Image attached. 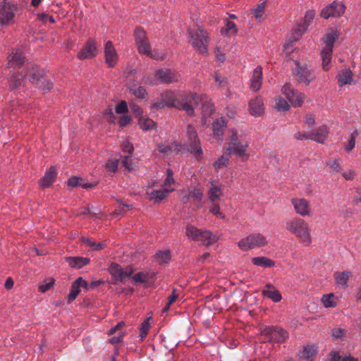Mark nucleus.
Instances as JSON below:
<instances>
[{
    "mask_svg": "<svg viewBox=\"0 0 361 361\" xmlns=\"http://www.w3.org/2000/svg\"><path fill=\"white\" fill-rule=\"evenodd\" d=\"M161 99L166 103L167 107H173L184 111L190 116L194 115V109L202 102V97L197 93L178 92L175 93L166 90L160 95Z\"/></svg>",
    "mask_w": 361,
    "mask_h": 361,
    "instance_id": "nucleus-1",
    "label": "nucleus"
},
{
    "mask_svg": "<svg viewBox=\"0 0 361 361\" xmlns=\"http://www.w3.org/2000/svg\"><path fill=\"white\" fill-rule=\"evenodd\" d=\"M190 42L195 49L200 54H207L209 37L207 30L197 27L189 30Z\"/></svg>",
    "mask_w": 361,
    "mask_h": 361,
    "instance_id": "nucleus-2",
    "label": "nucleus"
},
{
    "mask_svg": "<svg viewBox=\"0 0 361 361\" xmlns=\"http://www.w3.org/2000/svg\"><path fill=\"white\" fill-rule=\"evenodd\" d=\"M286 229L298 237L305 245L312 242L310 228L302 219H295L286 223Z\"/></svg>",
    "mask_w": 361,
    "mask_h": 361,
    "instance_id": "nucleus-3",
    "label": "nucleus"
},
{
    "mask_svg": "<svg viewBox=\"0 0 361 361\" xmlns=\"http://www.w3.org/2000/svg\"><path fill=\"white\" fill-rule=\"evenodd\" d=\"M29 80L37 87L41 89L44 92L50 90L53 87V83L50 80L44 77V72L37 66H30L29 71Z\"/></svg>",
    "mask_w": 361,
    "mask_h": 361,
    "instance_id": "nucleus-4",
    "label": "nucleus"
},
{
    "mask_svg": "<svg viewBox=\"0 0 361 361\" xmlns=\"http://www.w3.org/2000/svg\"><path fill=\"white\" fill-rule=\"evenodd\" d=\"M154 79L151 78L149 76H144L142 82L145 84L149 85H155L157 84L156 80L159 83L169 84L177 82L179 75L174 71L168 69H158L155 72Z\"/></svg>",
    "mask_w": 361,
    "mask_h": 361,
    "instance_id": "nucleus-5",
    "label": "nucleus"
},
{
    "mask_svg": "<svg viewBox=\"0 0 361 361\" xmlns=\"http://www.w3.org/2000/svg\"><path fill=\"white\" fill-rule=\"evenodd\" d=\"M265 236L259 233H252L238 241V245L242 251H247L267 244Z\"/></svg>",
    "mask_w": 361,
    "mask_h": 361,
    "instance_id": "nucleus-6",
    "label": "nucleus"
},
{
    "mask_svg": "<svg viewBox=\"0 0 361 361\" xmlns=\"http://www.w3.org/2000/svg\"><path fill=\"white\" fill-rule=\"evenodd\" d=\"M18 10L17 4L12 0H4L0 3V25H8L13 22Z\"/></svg>",
    "mask_w": 361,
    "mask_h": 361,
    "instance_id": "nucleus-7",
    "label": "nucleus"
},
{
    "mask_svg": "<svg viewBox=\"0 0 361 361\" xmlns=\"http://www.w3.org/2000/svg\"><path fill=\"white\" fill-rule=\"evenodd\" d=\"M261 334L269 342L283 343L288 338V333L281 327L276 326L262 327Z\"/></svg>",
    "mask_w": 361,
    "mask_h": 361,
    "instance_id": "nucleus-8",
    "label": "nucleus"
},
{
    "mask_svg": "<svg viewBox=\"0 0 361 361\" xmlns=\"http://www.w3.org/2000/svg\"><path fill=\"white\" fill-rule=\"evenodd\" d=\"M295 68L293 69V75L299 83H304L308 86L316 76L306 64H300L299 61H295Z\"/></svg>",
    "mask_w": 361,
    "mask_h": 361,
    "instance_id": "nucleus-9",
    "label": "nucleus"
},
{
    "mask_svg": "<svg viewBox=\"0 0 361 361\" xmlns=\"http://www.w3.org/2000/svg\"><path fill=\"white\" fill-rule=\"evenodd\" d=\"M186 134L188 137L189 150L197 158H200L203 152L195 127L191 125H188L187 127Z\"/></svg>",
    "mask_w": 361,
    "mask_h": 361,
    "instance_id": "nucleus-10",
    "label": "nucleus"
},
{
    "mask_svg": "<svg viewBox=\"0 0 361 361\" xmlns=\"http://www.w3.org/2000/svg\"><path fill=\"white\" fill-rule=\"evenodd\" d=\"M281 91L289 102L295 107L301 106L306 98L304 93L293 90L289 84L283 85Z\"/></svg>",
    "mask_w": 361,
    "mask_h": 361,
    "instance_id": "nucleus-11",
    "label": "nucleus"
},
{
    "mask_svg": "<svg viewBox=\"0 0 361 361\" xmlns=\"http://www.w3.org/2000/svg\"><path fill=\"white\" fill-rule=\"evenodd\" d=\"M30 70V66H26L25 68L20 67L18 70V74L13 75L8 81V86L11 90H18L20 87H23L25 85V81L27 78H29V71Z\"/></svg>",
    "mask_w": 361,
    "mask_h": 361,
    "instance_id": "nucleus-12",
    "label": "nucleus"
},
{
    "mask_svg": "<svg viewBox=\"0 0 361 361\" xmlns=\"http://www.w3.org/2000/svg\"><path fill=\"white\" fill-rule=\"evenodd\" d=\"M247 144H242L238 140V137L235 134H233L230 142L228 144V147L226 149V153L228 154H235L239 157H246L245 152L247 148Z\"/></svg>",
    "mask_w": 361,
    "mask_h": 361,
    "instance_id": "nucleus-13",
    "label": "nucleus"
},
{
    "mask_svg": "<svg viewBox=\"0 0 361 361\" xmlns=\"http://www.w3.org/2000/svg\"><path fill=\"white\" fill-rule=\"evenodd\" d=\"M345 9V7L343 4L334 1L322 11L321 16L325 19L338 17L344 13Z\"/></svg>",
    "mask_w": 361,
    "mask_h": 361,
    "instance_id": "nucleus-14",
    "label": "nucleus"
},
{
    "mask_svg": "<svg viewBox=\"0 0 361 361\" xmlns=\"http://www.w3.org/2000/svg\"><path fill=\"white\" fill-rule=\"evenodd\" d=\"M97 54L96 42L93 39H88L83 48L78 52V58L80 60L90 59Z\"/></svg>",
    "mask_w": 361,
    "mask_h": 361,
    "instance_id": "nucleus-15",
    "label": "nucleus"
},
{
    "mask_svg": "<svg viewBox=\"0 0 361 361\" xmlns=\"http://www.w3.org/2000/svg\"><path fill=\"white\" fill-rule=\"evenodd\" d=\"M292 203L295 212L301 216H307L311 214V207L309 201L303 198L292 199Z\"/></svg>",
    "mask_w": 361,
    "mask_h": 361,
    "instance_id": "nucleus-16",
    "label": "nucleus"
},
{
    "mask_svg": "<svg viewBox=\"0 0 361 361\" xmlns=\"http://www.w3.org/2000/svg\"><path fill=\"white\" fill-rule=\"evenodd\" d=\"M56 174L57 172L56 169L54 166L50 167L39 181L41 188H46L51 186L56 180Z\"/></svg>",
    "mask_w": 361,
    "mask_h": 361,
    "instance_id": "nucleus-17",
    "label": "nucleus"
},
{
    "mask_svg": "<svg viewBox=\"0 0 361 361\" xmlns=\"http://www.w3.org/2000/svg\"><path fill=\"white\" fill-rule=\"evenodd\" d=\"M114 282L116 281H123L128 278L133 272L132 267H127L124 269L118 264H114Z\"/></svg>",
    "mask_w": 361,
    "mask_h": 361,
    "instance_id": "nucleus-18",
    "label": "nucleus"
},
{
    "mask_svg": "<svg viewBox=\"0 0 361 361\" xmlns=\"http://www.w3.org/2000/svg\"><path fill=\"white\" fill-rule=\"evenodd\" d=\"M250 113L255 116H261L264 113V107L262 99L256 97L251 100L249 104Z\"/></svg>",
    "mask_w": 361,
    "mask_h": 361,
    "instance_id": "nucleus-19",
    "label": "nucleus"
},
{
    "mask_svg": "<svg viewBox=\"0 0 361 361\" xmlns=\"http://www.w3.org/2000/svg\"><path fill=\"white\" fill-rule=\"evenodd\" d=\"M250 80V87L253 91H257L261 88L262 80V68L260 66H258L256 68H255Z\"/></svg>",
    "mask_w": 361,
    "mask_h": 361,
    "instance_id": "nucleus-20",
    "label": "nucleus"
},
{
    "mask_svg": "<svg viewBox=\"0 0 361 361\" xmlns=\"http://www.w3.org/2000/svg\"><path fill=\"white\" fill-rule=\"evenodd\" d=\"M267 289L262 290V294L264 297H267L273 302H278L282 299V296L279 291L275 288L274 286L270 283L266 285Z\"/></svg>",
    "mask_w": 361,
    "mask_h": 361,
    "instance_id": "nucleus-21",
    "label": "nucleus"
},
{
    "mask_svg": "<svg viewBox=\"0 0 361 361\" xmlns=\"http://www.w3.org/2000/svg\"><path fill=\"white\" fill-rule=\"evenodd\" d=\"M328 131L326 126H322L310 133L311 140L319 143H324L327 137Z\"/></svg>",
    "mask_w": 361,
    "mask_h": 361,
    "instance_id": "nucleus-22",
    "label": "nucleus"
},
{
    "mask_svg": "<svg viewBox=\"0 0 361 361\" xmlns=\"http://www.w3.org/2000/svg\"><path fill=\"white\" fill-rule=\"evenodd\" d=\"M338 32L333 30L327 32L324 38L325 47L323 49L333 51L334 42L338 38Z\"/></svg>",
    "mask_w": 361,
    "mask_h": 361,
    "instance_id": "nucleus-23",
    "label": "nucleus"
},
{
    "mask_svg": "<svg viewBox=\"0 0 361 361\" xmlns=\"http://www.w3.org/2000/svg\"><path fill=\"white\" fill-rule=\"evenodd\" d=\"M66 259L71 267L76 269H80L90 262L89 258L82 257H68Z\"/></svg>",
    "mask_w": 361,
    "mask_h": 361,
    "instance_id": "nucleus-24",
    "label": "nucleus"
},
{
    "mask_svg": "<svg viewBox=\"0 0 361 361\" xmlns=\"http://www.w3.org/2000/svg\"><path fill=\"white\" fill-rule=\"evenodd\" d=\"M125 326V322L122 321L114 326V343L122 342L123 337L128 334V330L124 329Z\"/></svg>",
    "mask_w": 361,
    "mask_h": 361,
    "instance_id": "nucleus-25",
    "label": "nucleus"
},
{
    "mask_svg": "<svg viewBox=\"0 0 361 361\" xmlns=\"http://www.w3.org/2000/svg\"><path fill=\"white\" fill-rule=\"evenodd\" d=\"M216 240L217 237L209 231L202 230L197 241L202 242L204 245H209L216 242Z\"/></svg>",
    "mask_w": 361,
    "mask_h": 361,
    "instance_id": "nucleus-26",
    "label": "nucleus"
},
{
    "mask_svg": "<svg viewBox=\"0 0 361 361\" xmlns=\"http://www.w3.org/2000/svg\"><path fill=\"white\" fill-rule=\"evenodd\" d=\"M335 279L336 283L341 286L343 288H346L348 287V281L349 278L351 276L350 271H343V272H336L335 273Z\"/></svg>",
    "mask_w": 361,
    "mask_h": 361,
    "instance_id": "nucleus-27",
    "label": "nucleus"
},
{
    "mask_svg": "<svg viewBox=\"0 0 361 361\" xmlns=\"http://www.w3.org/2000/svg\"><path fill=\"white\" fill-rule=\"evenodd\" d=\"M252 262L253 264L256 266L264 268L272 267L275 265V262L273 260L266 257H253L252 259Z\"/></svg>",
    "mask_w": 361,
    "mask_h": 361,
    "instance_id": "nucleus-28",
    "label": "nucleus"
},
{
    "mask_svg": "<svg viewBox=\"0 0 361 361\" xmlns=\"http://www.w3.org/2000/svg\"><path fill=\"white\" fill-rule=\"evenodd\" d=\"M314 11H308L304 18V23L302 25H299L298 29L297 30V35H301L307 29V26L312 21L314 17Z\"/></svg>",
    "mask_w": 361,
    "mask_h": 361,
    "instance_id": "nucleus-29",
    "label": "nucleus"
},
{
    "mask_svg": "<svg viewBox=\"0 0 361 361\" xmlns=\"http://www.w3.org/2000/svg\"><path fill=\"white\" fill-rule=\"evenodd\" d=\"M173 189H161L158 190H153L149 194V198L154 200L156 202H161L166 197L167 194L171 192Z\"/></svg>",
    "mask_w": 361,
    "mask_h": 361,
    "instance_id": "nucleus-30",
    "label": "nucleus"
},
{
    "mask_svg": "<svg viewBox=\"0 0 361 361\" xmlns=\"http://www.w3.org/2000/svg\"><path fill=\"white\" fill-rule=\"evenodd\" d=\"M8 66L11 67L13 66H18L23 64L24 63L25 58L22 56L21 54L16 51L10 54L8 57Z\"/></svg>",
    "mask_w": 361,
    "mask_h": 361,
    "instance_id": "nucleus-31",
    "label": "nucleus"
},
{
    "mask_svg": "<svg viewBox=\"0 0 361 361\" xmlns=\"http://www.w3.org/2000/svg\"><path fill=\"white\" fill-rule=\"evenodd\" d=\"M201 231V229H199L192 225H188L186 226L185 234L188 238L197 241L200 236Z\"/></svg>",
    "mask_w": 361,
    "mask_h": 361,
    "instance_id": "nucleus-32",
    "label": "nucleus"
},
{
    "mask_svg": "<svg viewBox=\"0 0 361 361\" xmlns=\"http://www.w3.org/2000/svg\"><path fill=\"white\" fill-rule=\"evenodd\" d=\"M317 354V350L314 346H307L304 350L299 353V357L301 359L309 361L312 360Z\"/></svg>",
    "mask_w": 361,
    "mask_h": 361,
    "instance_id": "nucleus-33",
    "label": "nucleus"
},
{
    "mask_svg": "<svg viewBox=\"0 0 361 361\" xmlns=\"http://www.w3.org/2000/svg\"><path fill=\"white\" fill-rule=\"evenodd\" d=\"M226 127V122L224 118H219L216 119L213 123V133L216 136H220L223 134L224 129Z\"/></svg>",
    "mask_w": 361,
    "mask_h": 361,
    "instance_id": "nucleus-34",
    "label": "nucleus"
},
{
    "mask_svg": "<svg viewBox=\"0 0 361 361\" xmlns=\"http://www.w3.org/2000/svg\"><path fill=\"white\" fill-rule=\"evenodd\" d=\"M331 51L324 50L321 51V56L322 59V68L324 71H328L330 68V63L332 56Z\"/></svg>",
    "mask_w": 361,
    "mask_h": 361,
    "instance_id": "nucleus-35",
    "label": "nucleus"
},
{
    "mask_svg": "<svg viewBox=\"0 0 361 361\" xmlns=\"http://www.w3.org/2000/svg\"><path fill=\"white\" fill-rule=\"evenodd\" d=\"M338 85L343 86L344 85L350 84L352 81V72L345 70L338 75Z\"/></svg>",
    "mask_w": 361,
    "mask_h": 361,
    "instance_id": "nucleus-36",
    "label": "nucleus"
},
{
    "mask_svg": "<svg viewBox=\"0 0 361 361\" xmlns=\"http://www.w3.org/2000/svg\"><path fill=\"white\" fill-rule=\"evenodd\" d=\"M207 195L209 200L212 202H214L221 195V190L219 187L212 183Z\"/></svg>",
    "mask_w": 361,
    "mask_h": 361,
    "instance_id": "nucleus-37",
    "label": "nucleus"
},
{
    "mask_svg": "<svg viewBox=\"0 0 361 361\" xmlns=\"http://www.w3.org/2000/svg\"><path fill=\"white\" fill-rule=\"evenodd\" d=\"M106 62L109 67H113V44L108 41L105 47Z\"/></svg>",
    "mask_w": 361,
    "mask_h": 361,
    "instance_id": "nucleus-38",
    "label": "nucleus"
},
{
    "mask_svg": "<svg viewBox=\"0 0 361 361\" xmlns=\"http://www.w3.org/2000/svg\"><path fill=\"white\" fill-rule=\"evenodd\" d=\"M80 292V288L78 286V283L75 281L71 288L70 292L68 295V302H71L78 295Z\"/></svg>",
    "mask_w": 361,
    "mask_h": 361,
    "instance_id": "nucleus-39",
    "label": "nucleus"
},
{
    "mask_svg": "<svg viewBox=\"0 0 361 361\" xmlns=\"http://www.w3.org/2000/svg\"><path fill=\"white\" fill-rule=\"evenodd\" d=\"M138 51L140 54H144L147 56H151V47L149 43L148 39L142 41L141 43H137Z\"/></svg>",
    "mask_w": 361,
    "mask_h": 361,
    "instance_id": "nucleus-40",
    "label": "nucleus"
},
{
    "mask_svg": "<svg viewBox=\"0 0 361 361\" xmlns=\"http://www.w3.org/2000/svg\"><path fill=\"white\" fill-rule=\"evenodd\" d=\"M156 260L159 263H167L171 258V254L169 250L159 251L155 255Z\"/></svg>",
    "mask_w": 361,
    "mask_h": 361,
    "instance_id": "nucleus-41",
    "label": "nucleus"
},
{
    "mask_svg": "<svg viewBox=\"0 0 361 361\" xmlns=\"http://www.w3.org/2000/svg\"><path fill=\"white\" fill-rule=\"evenodd\" d=\"M139 125L143 130H149L154 128L155 123L149 118H140Z\"/></svg>",
    "mask_w": 361,
    "mask_h": 361,
    "instance_id": "nucleus-42",
    "label": "nucleus"
},
{
    "mask_svg": "<svg viewBox=\"0 0 361 361\" xmlns=\"http://www.w3.org/2000/svg\"><path fill=\"white\" fill-rule=\"evenodd\" d=\"M152 276L149 273L139 272L133 276V279L136 283H145Z\"/></svg>",
    "mask_w": 361,
    "mask_h": 361,
    "instance_id": "nucleus-43",
    "label": "nucleus"
},
{
    "mask_svg": "<svg viewBox=\"0 0 361 361\" xmlns=\"http://www.w3.org/2000/svg\"><path fill=\"white\" fill-rule=\"evenodd\" d=\"M130 92L138 99H144L147 95L146 90L142 87H129Z\"/></svg>",
    "mask_w": 361,
    "mask_h": 361,
    "instance_id": "nucleus-44",
    "label": "nucleus"
},
{
    "mask_svg": "<svg viewBox=\"0 0 361 361\" xmlns=\"http://www.w3.org/2000/svg\"><path fill=\"white\" fill-rule=\"evenodd\" d=\"M325 307H334L336 305V302L334 300V295L332 293L328 295H324L322 298Z\"/></svg>",
    "mask_w": 361,
    "mask_h": 361,
    "instance_id": "nucleus-45",
    "label": "nucleus"
},
{
    "mask_svg": "<svg viewBox=\"0 0 361 361\" xmlns=\"http://www.w3.org/2000/svg\"><path fill=\"white\" fill-rule=\"evenodd\" d=\"M275 108L279 111H288L290 108V106L285 99L282 97H278L276 99Z\"/></svg>",
    "mask_w": 361,
    "mask_h": 361,
    "instance_id": "nucleus-46",
    "label": "nucleus"
},
{
    "mask_svg": "<svg viewBox=\"0 0 361 361\" xmlns=\"http://www.w3.org/2000/svg\"><path fill=\"white\" fill-rule=\"evenodd\" d=\"M224 30L227 35H233L237 33L238 29L236 25L233 22L227 20Z\"/></svg>",
    "mask_w": 361,
    "mask_h": 361,
    "instance_id": "nucleus-47",
    "label": "nucleus"
},
{
    "mask_svg": "<svg viewBox=\"0 0 361 361\" xmlns=\"http://www.w3.org/2000/svg\"><path fill=\"white\" fill-rule=\"evenodd\" d=\"M132 122V117L129 115H121L117 118V123L120 128H123Z\"/></svg>",
    "mask_w": 361,
    "mask_h": 361,
    "instance_id": "nucleus-48",
    "label": "nucleus"
},
{
    "mask_svg": "<svg viewBox=\"0 0 361 361\" xmlns=\"http://www.w3.org/2000/svg\"><path fill=\"white\" fill-rule=\"evenodd\" d=\"M135 42L141 43L142 41L145 40L147 38L146 33L142 28L137 27L135 30Z\"/></svg>",
    "mask_w": 361,
    "mask_h": 361,
    "instance_id": "nucleus-49",
    "label": "nucleus"
},
{
    "mask_svg": "<svg viewBox=\"0 0 361 361\" xmlns=\"http://www.w3.org/2000/svg\"><path fill=\"white\" fill-rule=\"evenodd\" d=\"M54 283V279L49 278L45 280L42 284L39 286V290L42 293H45L53 286Z\"/></svg>",
    "mask_w": 361,
    "mask_h": 361,
    "instance_id": "nucleus-50",
    "label": "nucleus"
},
{
    "mask_svg": "<svg viewBox=\"0 0 361 361\" xmlns=\"http://www.w3.org/2000/svg\"><path fill=\"white\" fill-rule=\"evenodd\" d=\"M114 217L117 215H121L123 212L126 211L127 205L122 204L120 201H114Z\"/></svg>",
    "mask_w": 361,
    "mask_h": 361,
    "instance_id": "nucleus-51",
    "label": "nucleus"
},
{
    "mask_svg": "<svg viewBox=\"0 0 361 361\" xmlns=\"http://www.w3.org/2000/svg\"><path fill=\"white\" fill-rule=\"evenodd\" d=\"M214 79L219 88L226 87L228 85V80L226 77L219 75L217 73L214 74Z\"/></svg>",
    "mask_w": 361,
    "mask_h": 361,
    "instance_id": "nucleus-52",
    "label": "nucleus"
},
{
    "mask_svg": "<svg viewBox=\"0 0 361 361\" xmlns=\"http://www.w3.org/2000/svg\"><path fill=\"white\" fill-rule=\"evenodd\" d=\"M228 161L227 156L223 154L213 164V166L216 170H219L222 166H226Z\"/></svg>",
    "mask_w": 361,
    "mask_h": 361,
    "instance_id": "nucleus-53",
    "label": "nucleus"
},
{
    "mask_svg": "<svg viewBox=\"0 0 361 361\" xmlns=\"http://www.w3.org/2000/svg\"><path fill=\"white\" fill-rule=\"evenodd\" d=\"M264 8H265V2H262L257 5V6L252 9V12L254 13L255 17L257 19H260L264 13Z\"/></svg>",
    "mask_w": 361,
    "mask_h": 361,
    "instance_id": "nucleus-54",
    "label": "nucleus"
},
{
    "mask_svg": "<svg viewBox=\"0 0 361 361\" xmlns=\"http://www.w3.org/2000/svg\"><path fill=\"white\" fill-rule=\"evenodd\" d=\"M82 242L86 245L89 246L92 250H102L103 248V246H102V245L101 243H96L95 242L92 241V240H90L88 238H85L84 237V238H82Z\"/></svg>",
    "mask_w": 361,
    "mask_h": 361,
    "instance_id": "nucleus-55",
    "label": "nucleus"
},
{
    "mask_svg": "<svg viewBox=\"0 0 361 361\" xmlns=\"http://www.w3.org/2000/svg\"><path fill=\"white\" fill-rule=\"evenodd\" d=\"M177 298H178V294H176V289H173L172 293L169 297L168 302L166 303L165 307L163 308L162 312H166L169 310L171 305L176 301Z\"/></svg>",
    "mask_w": 361,
    "mask_h": 361,
    "instance_id": "nucleus-56",
    "label": "nucleus"
},
{
    "mask_svg": "<svg viewBox=\"0 0 361 361\" xmlns=\"http://www.w3.org/2000/svg\"><path fill=\"white\" fill-rule=\"evenodd\" d=\"M121 147L123 152L128 154H131L134 150L133 145L128 140H123Z\"/></svg>",
    "mask_w": 361,
    "mask_h": 361,
    "instance_id": "nucleus-57",
    "label": "nucleus"
},
{
    "mask_svg": "<svg viewBox=\"0 0 361 361\" xmlns=\"http://www.w3.org/2000/svg\"><path fill=\"white\" fill-rule=\"evenodd\" d=\"M149 326H150V325H149L148 320H145L141 324V326L140 328V337L142 338H144L147 335L149 329Z\"/></svg>",
    "mask_w": 361,
    "mask_h": 361,
    "instance_id": "nucleus-58",
    "label": "nucleus"
},
{
    "mask_svg": "<svg viewBox=\"0 0 361 361\" xmlns=\"http://www.w3.org/2000/svg\"><path fill=\"white\" fill-rule=\"evenodd\" d=\"M115 111L118 114L127 113L128 108L126 102L121 101L115 108Z\"/></svg>",
    "mask_w": 361,
    "mask_h": 361,
    "instance_id": "nucleus-59",
    "label": "nucleus"
},
{
    "mask_svg": "<svg viewBox=\"0 0 361 361\" xmlns=\"http://www.w3.org/2000/svg\"><path fill=\"white\" fill-rule=\"evenodd\" d=\"M297 33V32H295ZM299 35H298L297 34H295L293 36H292L290 39H288V40H286V42H285L284 45H283V47H284V50L286 51H288V49L290 48H291L293 44H295V42L296 41H298V37Z\"/></svg>",
    "mask_w": 361,
    "mask_h": 361,
    "instance_id": "nucleus-60",
    "label": "nucleus"
},
{
    "mask_svg": "<svg viewBox=\"0 0 361 361\" xmlns=\"http://www.w3.org/2000/svg\"><path fill=\"white\" fill-rule=\"evenodd\" d=\"M82 178L78 176H73L68 180V185L71 188H75L81 185Z\"/></svg>",
    "mask_w": 361,
    "mask_h": 361,
    "instance_id": "nucleus-61",
    "label": "nucleus"
},
{
    "mask_svg": "<svg viewBox=\"0 0 361 361\" xmlns=\"http://www.w3.org/2000/svg\"><path fill=\"white\" fill-rule=\"evenodd\" d=\"M210 212L216 217H219L220 219H224L225 215L221 212L220 207L216 204H213L212 207L210 209Z\"/></svg>",
    "mask_w": 361,
    "mask_h": 361,
    "instance_id": "nucleus-62",
    "label": "nucleus"
},
{
    "mask_svg": "<svg viewBox=\"0 0 361 361\" xmlns=\"http://www.w3.org/2000/svg\"><path fill=\"white\" fill-rule=\"evenodd\" d=\"M167 176L164 182V186H170L171 184L174 183V179L173 177V171L171 169H168L166 171Z\"/></svg>",
    "mask_w": 361,
    "mask_h": 361,
    "instance_id": "nucleus-63",
    "label": "nucleus"
},
{
    "mask_svg": "<svg viewBox=\"0 0 361 361\" xmlns=\"http://www.w3.org/2000/svg\"><path fill=\"white\" fill-rule=\"evenodd\" d=\"M202 108H203L204 116H205L206 115H208V116L211 115L213 113V111H214L213 105L209 103L204 104Z\"/></svg>",
    "mask_w": 361,
    "mask_h": 361,
    "instance_id": "nucleus-64",
    "label": "nucleus"
}]
</instances>
